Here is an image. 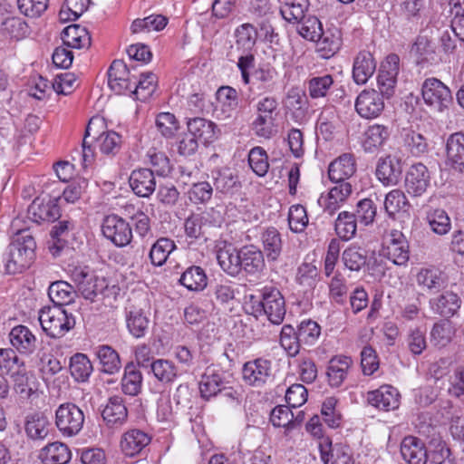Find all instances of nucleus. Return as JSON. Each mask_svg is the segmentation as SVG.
<instances>
[{"label": "nucleus", "instance_id": "obj_1", "mask_svg": "<svg viewBox=\"0 0 464 464\" xmlns=\"http://www.w3.org/2000/svg\"><path fill=\"white\" fill-rule=\"evenodd\" d=\"M36 242L29 229L19 230L4 256L5 271L14 275L28 268L35 257Z\"/></svg>", "mask_w": 464, "mask_h": 464}, {"label": "nucleus", "instance_id": "obj_2", "mask_svg": "<svg viewBox=\"0 0 464 464\" xmlns=\"http://www.w3.org/2000/svg\"><path fill=\"white\" fill-rule=\"evenodd\" d=\"M255 118L250 123L253 133L269 140L277 133V119L280 114L279 102L274 96H265L254 105Z\"/></svg>", "mask_w": 464, "mask_h": 464}, {"label": "nucleus", "instance_id": "obj_3", "mask_svg": "<svg viewBox=\"0 0 464 464\" xmlns=\"http://www.w3.org/2000/svg\"><path fill=\"white\" fill-rule=\"evenodd\" d=\"M38 319L43 331L53 339L63 337L76 324L74 315L59 305L43 307Z\"/></svg>", "mask_w": 464, "mask_h": 464}, {"label": "nucleus", "instance_id": "obj_4", "mask_svg": "<svg viewBox=\"0 0 464 464\" xmlns=\"http://www.w3.org/2000/svg\"><path fill=\"white\" fill-rule=\"evenodd\" d=\"M256 311L264 313L274 324H280L285 315V302L281 292L273 285H266L259 290V295H251Z\"/></svg>", "mask_w": 464, "mask_h": 464}, {"label": "nucleus", "instance_id": "obj_5", "mask_svg": "<svg viewBox=\"0 0 464 464\" xmlns=\"http://www.w3.org/2000/svg\"><path fill=\"white\" fill-rule=\"evenodd\" d=\"M84 420L82 410L72 402L63 403L55 411V425L64 437L79 434Z\"/></svg>", "mask_w": 464, "mask_h": 464}, {"label": "nucleus", "instance_id": "obj_6", "mask_svg": "<svg viewBox=\"0 0 464 464\" xmlns=\"http://www.w3.org/2000/svg\"><path fill=\"white\" fill-rule=\"evenodd\" d=\"M421 94L425 103L437 111L448 109L453 102L450 90L436 78L424 81Z\"/></svg>", "mask_w": 464, "mask_h": 464}, {"label": "nucleus", "instance_id": "obj_7", "mask_svg": "<svg viewBox=\"0 0 464 464\" xmlns=\"http://www.w3.org/2000/svg\"><path fill=\"white\" fill-rule=\"evenodd\" d=\"M384 97L374 89H364L355 99L354 108L360 117L365 120L378 118L384 110Z\"/></svg>", "mask_w": 464, "mask_h": 464}, {"label": "nucleus", "instance_id": "obj_8", "mask_svg": "<svg viewBox=\"0 0 464 464\" xmlns=\"http://www.w3.org/2000/svg\"><path fill=\"white\" fill-rule=\"evenodd\" d=\"M244 382L253 387H263L273 379L272 362L259 357L244 363L242 368Z\"/></svg>", "mask_w": 464, "mask_h": 464}, {"label": "nucleus", "instance_id": "obj_9", "mask_svg": "<svg viewBox=\"0 0 464 464\" xmlns=\"http://www.w3.org/2000/svg\"><path fill=\"white\" fill-rule=\"evenodd\" d=\"M58 198L38 197L28 207V217L35 223L53 222L61 217Z\"/></svg>", "mask_w": 464, "mask_h": 464}, {"label": "nucleus", "instance_id": "obj_10", "mask_svg": "<svg viewBox=\"0 0 464 464\" xmlns=\"http://www.w3.org/2000/svg\"><path fill=\"white\" fill-rule=\"evenodd\" d=\"M318 449L324 464H354L352 449L346 444H333L330 438H322Z\"/></svg>", "mask_w": 464, "mask_h": 464}, {"label": "nucleus", "instance_id": "obj_11", "mask_svg": "<svg viewBox=\"0 0 464 464\" xmlns=\"http://www.w3.org/2000/svg\"><path fill=\"white\" fill-rule=\"evenodd\" d=\"M102 234L117 246H125L131 241V227L117 215L107 216L102 226Z\"/></svg>", "mask_w": 464, "mask_h": 464}, {"label": "nucleus", "instance_id": "obj_12", "mask_svg": "<svg viewBox=\"0 0 464 464\" xmlns=\"http://www.w3.org/2000/svg\"><path fill=\"white\" fill-rule=\"evenodd\" d=\"M129 65L121 60H114L108 70V84L117 94L130 93L135 85Z\"/></svg>", "mask_w": 464, "mask_h": 464}, {"label": "nucleus", "instance_id": "obj_13", "mask_svg": "<svg viewBox=\"0 0 464 464\" xmlns=\"http://www.w3.org/2000/svg\"><path fill=\"white\" fill-rule=\"evenodd\" d=\"M402 160L396 155H387L378 160L375 175L383 186H395L401 178Z\"/></svg>", "mask_w": 464, "mask_h": 464}, {"label": "nucleus", "instance_id": "obj_14", "mask_svg": "<svg viewBox=\"0 0 464 464\" xmlns=\"http://www.w3.org/2000/svg\"><path fill=\"white\" fill-rule=\"evenodd\" d=\"M366 400L371 406L380 411H391L399 408L401 394L395 387L385 384L368 392Z\"/></svg>", "mask_w": 464, "mask_h": 464}, {"label": "nucleus", "instance_id": "obj_15", "mask_svg": "<svg viewBox=\"0 0 464 464\" xmlns=\"http://www.w3.org/2000/svg\"><path fill=\"white\" fill-rule=\"evenodd\" d=\"M430 175L428 168L422 163L411 165L405 175L404 187L411 197H420L430 187Z\"/></svg>", "mask_w": 464, "mask_h": 464}, {"label": "nucleus", "instance_id": "obj_16", "mask_svg": "<svg viewBox=\"0 0 464 464\" xmlns=\"http://www.w3.org/2000/svg\"><path fill=\"white\" fill-rule=\"evenodd\" d=\"M124 317L128 333L133 338L141 339L149 333L150 324L149 311L131 304L125 308Z\"/></svg>", "mask_w": 464, "mask_h": 464}, {"label": "nucleus", "instance_id": "obj_17", "mask_svg": "<svg viewBox=\"0 0 464 464\" xmlns=\"http://www.w3.org/2000/svg\"><path fill=\"white\" fill-rule=\"evenodd\" d=\"M383 255L397 266H402L408 262L409 244L401 231L392 230L390 233L383 248Z\"/></svg>", "mask_w": 464, "mask_h": 464}, {"label": "nucleus", "instance_id": "obj_18", "mask_svg": "<svg viewBox=\"0 0 464 464\" xmlns=\"http://www.w3.org/2000/svg\"><path fill=\"white\" fill-rule=\"evenodd\" d=\"M241 257V272L246 276L257 277L266 269L264 252L254 245L244 246L239 248Z\"/></svg>", "mask_w": 464, "mask_h": 464}, {"label": "nucleus", "instance_id": "obj_19", "mask_svg": "<svg viewBox=\"0 0 464 464\" xmlns=\"http://www.w3.org/2000/svg\"><path fill=\"white\" fill-rule=\"evenodd\" d=\"M9 341L20 354L31 355L36 350L37 339L25 325L19 324L13 327L9 333Z\"/></svg>", "mask_w": 464, "mask_h": 464}, {"label": "nucleus", "instance_id": "obj_20", "mask_svg": "<svg viewBox=\"0 0 464 464\" xmlns=\"http://www.w3.org/2000/svg\"><path fill=\"white\" fill-rule=\"evenodd\" d=\"M377 63L368 51H361L354 57L353 64V79L358 85L365 84L376 71Z\"/></svg>", "mask_w": 464, "mask_h": 464}, {"label": "nucleus", "instance_id": "obj_21", "mask_svg": "<svg viewBox=\"0 0 464 464\" xmlns=\"http://www.w3.org/2000/svg\"><path fill=\"white\" fill-rule=\"evenodd\" d=\"M132 191L139 197L149 198L156 188V179L151 169H134L129 179Z\"/></svg>", "mask_w": 464, "mask_h": 464}, {"label": "nucleus", "instance_id": "obj_22", "mask_svg": "<svg viewBox=\"0 0 464 464\" xmlns=\"http://www.w3.org/2000/svg\"><path fill=\"white\" fill-rule=\"evenodd\" d=\"M401 454L408 464H426L428 460L425 443L414 436H407L402 440Z\"/></svg>", "mask_w": 464, "mask_h": 464}, {"label": "nucleus", "instance_id": "obj_23", "mask_svg": "<svg viewBox=\"0 0 464 464\" xmlns=\"http://www.w3.org/2000/svg\"><path fill=\"white\" fill-rule=\"evenodd\" d=\"M355 172L356 161L352 153H343L328 167V177L331 181H348Z\"/></svg>", "mask_w": 464, "mask_h": 464}, {"label": "nucleus", "instance_id": "obj_24", "mask_svg": "<svg viewBox=\"0 0 464 464\" xmlns=\"http://www.w3.org/2000/svg\"><path fill=\"white\" fill-rule=\"evenodd\" d=\"M430 307L436 314L444 318L452 317L461 306V299L451 291H446L438 296L430 299Z\"/></svg>", "mask_w": 464, "mask_h": 464}, {"label": "nucleus", "instance_id": "obj_25", "mask_svg": "<svg viewBox=\"0 0 464 464\" xmlns=\"http://www.w3.org/2000/svg\"><path fill=\"white\" fill-rule=\"evenodd\" d=\"M102 416L108 426L123 425L128 418L125 400L119 395L110 397L102 410Z\"/></svg>", "mask_w": 464, "mask_h": 464}, {"label": "nucleus", "instance_id": "obj_26", "mask_svg": "<svg viewBox=\"0 0 464 464\" xmlns=\"http://www.w3.org/2000/svg\"><path fill=\"white\" fill-rule=\"evenodd\" d=\"M225 384L223 374L214 368L208 367L199 382L200 395L208 401L225 390Z\"/></svg>", "mask_w": 464, "mask_h": 464}, {"label": "nucleus", "instance_id": "obj_27", "mask_svg": "<svg viewBox=\"0 0 464 464\" xmlns=\"http://www.w3.org/2000/svg\"><path fill=\"white\" fill-rule=\"evenodd\" d=\"M150 440L151 438L148 433L141 430L133 429L122 435L121 448L126 456L132 457L140 453L150 444Z\"/></svg>", "mask_w": 464, "mask_h": 464}, {"label": "nucleus", "instance_id": "obj_28", "mask_svg": "<svg viewBox=\"0 0 464 464\" xmlns=\"http://www.w3.org/2000/svg\"><path fill=\"white\" fill-rule=\"evenodd\" d=\"M447 160L450 166L459 172H464V133L455 132L447 140Z\"/></svg>", "mask_w": 464, "mask_h": 464}, {"label": "nucleus", "instance_id": "obj_29", "mask_svg": "<svg viewBox=\"0 0 464 464\" xmlns=\"http://www.w3.org/2000/svg\"><path fill=\"white\" fill-rule=\"evenodd\" d=\"M416 282L429 292H438L447 285L443 272L434 266L420 268L416 275Z\"/></svg>", "mask_w": 464, "mask_h": 464}, {"label": "nucleus", "instance_id": "obj_30", "mask_svg": "<svg viewBox=\"0 0 464 464\" xmlns=\"http://www.w3.org/2000/svg\"><path fill=\"white\" fill-rule=\"evenodd\" d=\"M235 51L237 53L253 52L256 46L258 32L257 28L250 24L245 23L238 25L234 32Z\"/></svg>", "mask_w": 464, "mask_h": 464}, {"label": "nucleus", "instance_id": "obj_31", "mask_svg": "<svg viewBox=\"0 0 464 464\" xmlns=\"http://www.w3.org/2000/svg\"><path fill=\"white\" fill-rule=\"evenodd\" d=\"M260 240L268 262L278 260L283 249V241L279 231L274 227H267L261 233Z\"/></svg>", "mask_w": 464, "mask_h": 464}, {"label": "nucleus", "instance_id": "obj_32", "mask_svg": "<svg viewBox=\"0 0 464 464\" xmlns=\"http://www.w3.org/2000/svg\"><path fill=\"white\" fill-rule=\"evenodd\" d=\"M217 260L221 269L227 275L237 276L241 273L239 249L232 246L219 248L217 252Z\"/></svg>", "mask_w": 464, "mask_h": 464}, {"label": "nucleus", "instance_id": "obj_33", "mask_svg": "<svg viewBox=\"0 0 464 464\" xmlns=\"http://www.w3.org/2000/svg\"><path fill=\"white\" fill-rule=\"evenodd\" d=\"M391 131L389 128L382 124H372L364 132L362 141L363 150L372 153L382 147L389 140Z\"/></svg>", "mask_w": 464, "mask_h": 464}, {"label": "nucleus", "instance_id": "obj_34", "mask_svg": "<svg viewBox=\"0 0 464 464\" xmlns=\"http://www.w3.org/2000/svg\"><path fill=\"white\" fill-rule=\"evenodd\" d=\"M187 128L193 137L205 145L212 142L215 138V123L204 118L188 119Z\"/></svg>", "mask_w": 464, "mask_h": 464}, {"label": "nucleus", "instance_id": "obj_35", "mask_svg": "<svg viewBox=\"0 0 464 464\" xmlns=\"http://www.w3.org/2000/svg\"><path fill=\"white\" fill-rule=\"evenodd\" d=\"M352 358L348 356H335L329 361L327 367L328 382L332 387L342 385L352 365Z\"/></svg>", "mask_w": 464, "mask_h": 464}, {"label": "nucleus", "instance_id": "obj_36", "mask_svg": "<svg viewBox=\"0 0 464 464\" xmlns=\"http://www.w3.org/2000/svg\"><path fill=\"white\" fill-rule=\"evenodd\" d=\"M74 223L70 220H62L54 225L51 230L53 245L49 246L53 256L67 245L69 238L73 237Z\"/></svg>", "mask_w": 464, "mask_h": 464}, {"label": "nucleus", "instance_id": "obj_37", "mask_svg": "<svg viewBox=\"0 0 464 464\" xmlns=\"http://www.w3.org/2000/svg\"><path fill=\"white\" fill-rule=\"evenodd\" d=\"M212 177L217 192L233 194L241 187L237 175L228 168L213 171Z\"/></svg>", "mask_w": 464, "mask_h": 464}, {"label": "nucleus", "instance_id": "obj_38", "mask_svg": "<svg viewBox=\"0 0 464 464\" xmlns=\"http://www.w3.org/2000/svg\"><path fill=\"white\" fill-rule=\"evenodd\" d=\"M39 457L44 464H67L72 453L67 445L56 441L42 449Z\"/></svg>", "mask_w": 464, "mask_h": 464}, {"label": "nucleus", "instance_id": "obj_39", "mask_svg": "<svg viewBox=\"0 0 464 464\" xmlns=\"http://www.w3.org/2000/svg\"><path fill=\"white\" fill-rule=\"evenodd\" d=\"M150 372L162 384H172L179 376L178 366L168 359H156L150 364Z\"/></svg>", "mask_w": 464, "mask_h": 464}, {"label": "nucleus", "instance_id": "obj_40", "mask_svg": "<svg viewBox=\"0 0 464 464\" xmlns=\"http://www.w3.org/2000/svg\"><path fill=\"white\" fill-rule=\"evenodd\" d=\"M177 248L174 240L169 237L158 238L150 246L149 259L152 266H162L168 260L169 255Z\"/></svg>", "mask_w": 464, "mask_h": 464}, {"label": "nucleus", "instance_id": "obj_41", "mask_svg": "<svg viewBox=\"0 0 464 464\" xmlns=\"http://www.w3.org/2000/svg\"><path fill=\"white\" fill-rule=\"evenodd\" d=\"M50 427L51 423L48 418L41 413H34L26 417L24 430L31 440H44L49 434Z\"/></svg>", "mask_w": 464, "mask_h": 464}, {"label": "nucleus", "instance_id": "obj_42", "mask_svg": "<svg viewBox=\"0 0 464 464\" xmlns=\"http://www.w3.org/2000/svg\"><path fill=\"white\" fill-rule=\"evenodd\" d=\"M143 377L138 366L129 362L124 367V373L121 379V391L130 396L138 395L142 387Z\"/></svg>", "mask_w": 464, "mask_h": 464}, {"label": "nucleus", "instance_id": "obj_43", "mask_svg": "<svg viewBox=\"0 0 464 464\" xmlns=\"http://www.w3.org/2000/svg\"><path fill=\"white\" fill-rule=\"evenodd\" d=\"M179 282L188 290L198 292L206 288L208 276L202 267L190 266L181 274Z\"/></svg>", "mask_w": 464, "mask_h": 464}, {"label": "nucleus", "instance_id": "obj_44", "mask_svg": "<svg viewBox=\"0 0 464 464\" xmlns=\"http://www.w3.org/2000/svg\"><path fill=\"white\" fill-rule=\"evenodd\" d=\"M69 369L72 377L77 382H88L93 372L91 360L82 353H77L70 358Z\"/></svg>", "mask_w": 464, "mask_h": 464}, {"label": "nucleus", "instance_id": "obj_45", "mask_svg": "<svg viewBox=\"0 0 464 464\" xmlns=\"http://www.w3.org/2000/svg\"><path fill=\"white\" fill-rule=\"evenodd\" d=\"M135 85H133L130 94L134 95L137 100L145 102L154 92L158 77L151 72H141L140 78L133 76Z\"/></svg>", "mask_w": 464, "mask_h": 464}, {"label": "nucleus", "instance_id": "obj_46", "mask_svg": "<svg viewBox=\"0 0 464 464\" xmlns=\"http://www.w3.org/2000/svg\"><path fill=\"white\" fill-rule=\"evenodd\" d=\"M62 41L68 48H83L90 45L91 38L84 27L78 24H72L65 27L62 32Z\"/></svg>", "mask_w": 464, "mask_h": 464}, {"label": "nucleus", "instance_id": "obj_47", "mask_svg": "<svg viewBox=\"0 0 464 464\" xmlns=\"http://www.w3.org/2000/svg\"><path fill=\"white\" fill-rule=\"evenodd\" d=\"M96 355L102 365V371L107 374H115L121 368L119 353L110 345H100L96 348Z\"/></svg>", "mask_w": 464, "mask_h": 464}, {"label": "nucleus", "instance_id": "obj_48", "mask_svg": "<svg viewBox=\"0 0 464 464\" xmlns=\"http://www.w3.org/2000/svg\"><path fill=\"white\" fill-rule=\"evenodd\" d=\"M319 51L324 58H330L335 54L342 46V34L337 28L322 31V36L317 39Z\"/></svg>", "mask_w": 464, "mask_h": 464}, {"label": "nucleus", "instance_id": "obj_49", "mask_svg": "<svg viewBox=\"0 0 464 464\" xmlns=\"http://www.w3.org/2000/svg\"><path fill=\"white\" fill-rule=\"evenodd\" d=\"M358 221L352 212L342 211L334 222V230L343 241H349L356 236Z\"/></svg>", "mask_w": 464, "mask_h": 464}, {"label": "nucleus", "instance_id": "obj_50", "mask_svg": "<svg viewBox=\"0 0 464 464\" xmlns=\"http://www.w3.org/2000/svg\"><path fill=\"white\" fill-rule=\"evenodd\" d=\"M410 207L411 204L406 195L399 188L391 190L385 196L384 209L392 218H394L395 215L400 212H407Z\"/></svg>", "mask_w": 464, "mask_h": 464}, {"label": "nucleus", "instance_id": "obj_51", "mask_svg": "<svg viewBox=\"0 0 464 464\" xmlns=\"http://www.w3.org/2000/svg\"><path fill=\"white\" fill-rule=\"evenodd\" d=\"M253 77L258 83V89L265 92H272L276 88L278 72L270 64L259 66L253 72Z\"/></svg>", "mask_w": 464, "mask_h": 464}, {"label": "nucleus", "instance_id": "obj_52", "mask_svg": "<svg viewBox=\"0 0 464 464\" xmlns=\"http://www.w3.org/2000/svg\"><path fill=\"white\" fill-rule=\"evenodd\" d=\"M74 287L65 281H56L50 285L48 295L54 305L63 306L74 298Z\"/></svg>", "mask_w": 464, "mask_h": 464}, {"label": "nucleus", "instance_id": "obj_53", "mask_svg": "<svg viewBox=\"0 0 464 464\" xmlns=\"http://www.w3.org/2000/svg\"><path fill=\"white\" fill-rule=\"evenodd\" d=\"M455 334L454 327L450 321L444 319L435 323L430 331V342L439 348L449 344Z\"/></svg>", "mask_w": 464, "mask_h": 464}, {"label": "nucleus", "instance_id": "obj_54", "mask_svg": "<svg viewBox=\"0 0 464 464\" xmlns=\"http://www.w3.org/2000/svg\"><path fill=\"white\" fill-rule=\"evenodd\" d=\"M342 260L347 269L359 272L367 265V252L360 246H350L343 252Z\"/></svg>", "mask_w": 464, "mask_h": 464}, {"label": "nucleus", "instance_id": "obj_55", "mask_svg": "<svg viewBox=\"0 0 464 464\" xmlns=\"http://www.w3.org/2000/svg\"><path fill=\"white\" fill-rule=\"evenodd\" d=\"M168 24V19L160 14H151L145 18L135 19L131 25L132 34L150 33L151 31H160Z\"/></svg>", "mask_w": 464, "mask_h": 464}, {"label": "nucleus", "instance_id": "obj_56", "mask_svg": "<svg viewBox=\"0 0 464 464\" xmlns=\"http://www.w3.org/2000/svg\"><path fill=\"white\" fill-rule=\"evenodd\" d=\"M1 32L10 38L21 40L29 35L30 27L23 18L12 16L3 21Z\"/></svg>", "mask_w": 464, "mask_h": 464}, {"label": "nucleus", "instance_id": "obj_57", "mask_svg": "<svg viewBox=\"0 0 464 464\" xmlns=\"http://www.w3.org/2000/svg\"><path fill=\"white\" fill-rule=\"evenodd\" d=\"M280 345L290 357H295L299 353L303 344L299 342L296 329L291 324L283 325L280 332Z\"/></svg>", "mask_w": 464, "mask_h": 464}, {"label": "nucleus", "instance_id": "obj_58", "mask_svg": "<svg viewBox=\"0 0 464 464\" xmlns=\"http://www.w3.org/2000/svg\"><path fill=\"white\" fill-rule=\"evenodd\" d=\"M334 81L331 74L314 76L308 80V92L312 99L326 97L334 86Z\"/></svg>", "mask_w": 464, "mask_h": 464}, {"label": "nucleus", "instance_id": "obj_59", "mask_svg": "<svg viewBox=\"0 0 464 464\" xmlns=\"http://www.w3.org/2000/svg\"><path fill=\"white\" fill-rule=\"evenodd\" d=\"M352 213L360 225L366 227L374 222L377 206L372 199L365 198L357 202L355 210Z\"/></svg>", "mask_w": 464, "mask_h": 464}, {"label": "nucleus", "instance_id": "obj_60", "mask_svg": "<svg viewBox=\"0 0 464 464\" xmlns=\"http://www.w3.org/2000/svg\"><path fill=\"white\" fill-rule=\"evenodd\" d=\"M100 151L104 155H115L121 147L122 137L116 131L102 132L96 138Z\"/></svg>", "mask_w": 464, "mask_h": 464}, {"label": "nucleus", "instance_id": "obj_61", "mask_svg": "<svg viewBox=\"0 0 464 464\" xmlns=\"http://www.w3.org/2000/svg\"><path fill=\"white\" fill-rule=\"evenodd\" d=\"M297 335H299V342L303 345L311 346L314 345L320 334L321 326L311 319L303 320L296 328Z\"/></svg>", "mask_w": 464, "mask_h": 464}, {"label": "nucleus", "instance_id": "obj_62", "mask_svg": "<svg viewBox=\"0 0 464 464\" xmlns=\"http://www.w3.org/2000/svg\"><path fill=\"white\" fill-rule=\"evenodd\" d=\"M248 164L258 177L266 176L269 169V163L265 149L260 146L252 148L248 153Z\"/></svg>", "mask_w": 464, "mask_h": 464}, {"label": "nucleus", "instance_id": "obj_63", "mask_svg": "<svg viewBox=\"0 0 464 464\" xmlns=\"http://www.w3.org/2000/svg\"><path fill=\"white\" fill-rule=\"evenodd\" d=\"M413 49L418 55V63L433 64L438 62L434 44L426 37H418Z\"/></svg>", "mask_w": 464, "mask_h": 464}, {"label": "nucleus", "instance_id": "obj_64", "mask_svg": "<svg viewBox=\"0 0 464 464\" xmlns=\"http://www.w3.org/2000/svg\"><path fill=\"white\" fill-rule=\"evenodd\" d=\"M403 142L411 153L415 157H420L428 151L429 145L426 138L415 130H405L403 134Z\"/></svg>", "mask_w": 464, "mask_h": 464}]
</instances>
